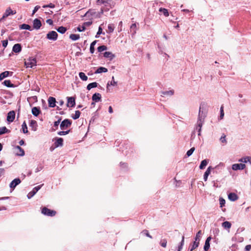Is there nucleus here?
Returning <instances> with one entry per match:
<instances>
[{
	"instance_id": "obj_52",
	"label": "nucleus",
	"mask_w": 251,
	"mask_h": 251,
	"mask_svg": "<svg viewBox=\"0 0 251 251\" xmlns=\"http://www.w3.org/2000/svg\"><path fill=\"white\" fill-rule=\"evenodd\" d=\"M160 245L162 247L165 248L167 246V241L165 239L163 240L161 243Z\"/></svg>"
},
{
	"instance_id": "obj_64",
	"label": "nucleus",
	"mask_w": 251,
	"mask_h": 251,
	"mask_svg": "<svg viewBox=\"0 0 251 251\" xmlns=\"http://www.w3.org/2000/svg\"><path fill=\"white\" fill-rule=\"evenodd\" d=\"M108 111L110 113H112L113 112V109L112 106H110L108 108Z\"/></svg>"
},
{
	"instance_id": "obj_30",
	"label": "nucleus",
	"mask_w": 251,
	"mask_h": 251,
	"mask_svg": "<svg viewBox=\"0 0 251 251\" xmlns=\"http://www.w3.org/2000/svg\"><path fill=\"white\" fill-rule=\"evenodd\" d=\"M208 162V160H207L206 159L202 160L201 162V163L200 165V169H203L205 167V166L207 165Z\"/></svg>"
},
{
	"instance_id": "obj_63",
	"label": "nucleus",
	"mask_w": 251,
	"mask_h": 251,
	"mask_svg": "<svg viewBox=\"0 0 251 251\" xmlns=\"http://www.w3.org/2000/svg\"><path fill=\"white\" fill-rule=\"evenodd\" d=\"M95 51V48L94 47H90V51L91 53H93Z\"/></svg>"
},
{
	"instance_id": "obj_28",
	"label": "nucleus",
	"mask_w": 251,
	"mask_h": 251,
	"mask_svg": "<svg viewBox=\"0 0 251 251\" xmlns=\"http://www.w3.org/2000/svg\"><path fill=\"white\" fill-rule=\"evenodd\" d=\"M97 86H98V83H97L96 82H94L89 83L87 86V90H90L91 89H92L93 88H96Z\"/></svg>"
},
{
	"instance_id": "obj_54",
	"label": "nucleus",
	"mask_w": 251,
	"mask_h": 251,
	"mask_svg": "<svg viewBox=\"0 0 251 251\" xmlns=\"http://www.w3.org/2000/svg\"><path fill=\"white\" fill-rule=\"evenodd\" d=\"M77 29L78 31L81 32V31H84L86 29V27H85V26H83V25L81 26H79L77 27Z\"/></svg>"
},
{
	"instance_id": "obj_56",
	"label": "nucleus",
	"mask_w": 251,
	"mask_h": 251,
	"mask_svg": "<svg viewBox=\"0 0 251 251\" xmlns=\"http://www.w3.org/2000/svg\"><path fill=\"white\" fill-rule=\"evenodd\" d=\"M40 8V6H39V5H37V6H36L34 7V9H33V12H32V15H34V14H35V13L37 11V10H38Z\"/></svg>"
},
{
	"instance_id": "obj_34",
	"label": "nucleus",
	"mask_w": 251,
	"mask_h": 251,
	"mask_svg": "<svg viewBox=\"0 0 251 251\" xmlns=\"http://www.w3.org/2000/svg\"><path fill=\"white\" fill-rule=\"evenodd\" d=\"M79 76L80 78L83 81H86L88 79V77L83 72H80L79 73Z\"/></svg>"
},
{
	"instance_id": "obj_12",
	"label": "nucleus",
	"mask_w": 251,
	"mask_h": 251,
	"mask_svg": "<svg viewBox=\"0 0 251 251\" xmlns=\"http://www.w3.org/2000/svg\"><path fill=\"white\" fill-rule=\"evenodd\" d=\"M16 13V12L12 11L10 8H7L4 14L2 16V18H5L10 15H14Z\"/></svg>"
},
{
	"instance_id": "obj_17",
	"label": "nucleus",
	"mask_w": 251,
	"mask_h": 251,
	"mask_svg": "<svg viewBox=\"0 0 251 251\" xmlns=\"http://www.w3.org/2000/svg\"><path fill=\"white\" fill-rule=\"evenodd\" d=\"M211 239V237L210 236L207 237V239H206L205 244L204 246V248H203L204 251H207L209 250V249L210 248V241Z\"/></svg>"
},
{
	"instance_id": "obj_44",
	"label": "nucleus",
	"mask_w": 251,
	"mask_h": 251,
	"mask_svg": "<svg viewBox=\"0 0 251 251\" xmlns=\"http://www.w3.org/2000/svg\"><path fill=\"white\" fill-rule=\"evenodd\" d=\"M195 150V148L194 147H193L191 148L189 151H188L186 153V155H187V156H190V155H191V154L193 153Z\"/></svg>"
},
{
	"instance_id": "obj_19",
	"label": "nucleus",
	"mask_w": 251,
	"mask_h": 251,
	"mask_svg": "<svg viewBox=\"0 0 251 251\" xmlns=\"http://www.w3.org/2000/svg\"><path fill=\"white\" fill-rule=\"evenodd\" d=\"M32 113L35 116H37L40 113L41 111L39 107H34L32 108Z\"/></svg>"
},
{
	"instance_id": "obj_7",
	"label": "nucleus",
	"mask_w": 251,
	"mask_h": 251,
	"mask_svg": "<svg viewBox=\"0 0 251 251\" xmlns=\"http://www.w3.org/2000/svg\"><path fill=\"white\" fill-rule=\"evenodd\" d=\"M42 26V23L40 20L35 19L33 22V27L35 29H39Z\"/></svg>"
},
{
	"instance_id": "obj_55",
	"label": "nucleus",
	"mask_w": 251,
	"mask_h": 251,
	"mask_svg": "<svg viewBox=\"0 0 251 251\" xmlns=\"http://www.w3.org/2000/svg\"><path fill=\"white\" fill-rule=\"evenodd\" d=\"M92 24V21H88V22L84 23L83 26H84L85 27H86V26H89L91 25Z\"/></svg>"
},
{
	"instance_id": "obj_38",
	"label": "nucleus",
	"mask_w": 251,
	"mask_h": 251,
	"mask_svg": "<svg viewBox=\"0 0 251 251\" xmlns=\"http://www.w3.org/2000/svg\"><path fill=\"white\" fill-rule=\"evenodd\" d=\"M22 129L24 133H27L28 132L27 127L25 122H24L22 125Z\"/></svg>"
},
{
	"instance_id": "obj_31",
	"label": "nucleus",
	"mask_w": 251,
	"mask_h": 251,
	"mask_svg": "<svg viewBox=\"0 0 251 251\" xmlns=\"http://www.w3.org/2000/svg\"><path fill=\"white\" fill-rule=\"evenodd\" d=\"M9 74V72L5 71L0 74V80H2L3 78L8 76Z\"/></svg>"
},
{
	"instance_id": "obj_29",
	"label": "nucleus",
	"mask_w": 251,
	"mask_h": 251,
	"mask_svg": "<svg viewBox=\"0 0 251 251\" xmlns=\"http://www.w3.org/2000/svg\"><path fill=\"white\" fill-rule=\"evenodd\" d=\"M9 132H10V130H8L5 126L0 127V135Z\"/></svg>"
},
{
	"instance_id": "obj_35",
	"label": "nucleus",
	"mask_w": 251,
	"mask_h": 251,
	"mask_svg": "<svg viewBox=\"0 0 251 251\" xmlns=\"http://www.w3.org/2000/svg\"><path fill=\"white\" fill-rule=\"evenodd\" d=\"M199 245V240L197 241V240H196L194 241L193 245H192L191 249L190 250L191 251H192L193 250L196 249Z\"/></svg>"
},
{
	"instance_id": "obj_25",
	"label": "nucleus",
	"mask_w": 251,
	"mask_h": 251,
	"mask_svg": "<svg viewBox=\"0 0 251 251\" xmlns=\"http://www.w3.org/2000/svg\"><path fill=\"white\" fill-rule=\"evenodd\" d=\"M211 169V167H209L207 168V170L204 173V176H203V179H204L205 181H206L207 180V177H208V176H209V175L210 173Z\"/></svg>"
},
{
	"instance_id": "obj_37",
	"label": "nucleus",
	"mask_w": 251,
	"mask_h": 251,
	"mask_svg": "<svg viewBox=\"0 0 251 251\" xmlns=\"http://www.w3.org/2000/svg\"><path fill=\"white\" fill-rule=\"evenodd\" d=\"M57 30L59 33L63 34V33H64L66 31L67 28L66 27H64V26H61L59 27L57 29Z\"/></svg>"
},
{
	"instance_id": "obj_62",
	"label": "nucleus",
	"mask_w": 251,
	"mask_h": 251,
	"mask_svg": "<svg viewBox=\"0 0 251 251\" xmlns=\"http://www.w3.org/2000/svg\"><path fill=\"white\" fill-rule=\"evenodd\" d=\"M46 22L47 23H48V24L50 25H53V21L51 19H48L47 21H46Z\"/></svg>"
},
{
	"instance_id": "obj_57",
	"label": "nucleus",
	"mask_w": 251,
	"mask_h": 251,
	"mask_svg": "<svg viewBox=\"0 0 251 251\" xmlns=\"http://www.w3.org/2000/svg\"><path fill=\"white\" fill-rule=\"evenodd\" d=\"M143 232L148 237L151 238H152V237L150 235V234H149V231L148 230H144L143 231Z\"/></svg>"
},
{
	"instance_id": "obj_6",
	"label": "nucleus",
	"mask_w": 251,
	"mask_h": 251,
	"mask_svg": "<svg viewBox=\"0 0 251 251\" xmlns=\"http://www.w3.org/2000/svg\"><path fill=\"white\" fill-rule=\"evenodd\" d=\"M75 105V98L74 97H67V106L68 107H73Z\"/></svg>"
},
{
	"instance_id": "obj_36",
	"label": "nucleus",
	"mask_w": 251,
	"mask_h": 251,
	"mask_svg": "<svg viewBox=\"0 0 251 251\" xmlns=\"http://www.w3.org/2000/svg\"><path fill=\"white\" fill-rule=\"evenodd\" d=\"M80 115V112L78 110H76L75 111V114L74 115H72V117L73 119L76 120L79 118Z\"/></svg>"
},
{
	"instance_id": "obj_20",
	"label": "nucleus",
	"mask_w": 251,
	"mask_h": 251,
	"mask_svg": "<svg viewBox=\"0 0 251 251\" xmlns=\"http://www.w3.org/2000/svg\"><path fill=\"white\" fill-rule=\"evenodd\" d=\"M103 56L105 58H109L110 60H111L115 57V55L110 51L105 52L104 53Z\"/></svg>"
},
{
	"instance_id": "obj_27",
	"label": "nucleus",
	"mask_w": 251,
	"mask_h": 251,
	"mask_svg": "<svg viewBox=\"0 0 251 251\" xmlns=\"http://www.w3.org/2000/svg\"><path fill=\"white\" fill-rule=\"evenodd\" d=\"M159 11L160 12H162L164 15L166 17L169 16V13L168 12V10L166 8H160L159 9Z\"/></svg>"
},
{
	"instance_id": "obj_46",
	"label": "nucleus",
	"mask_w": 251,
	"mask_h": 251,
	"mask_svg": "<svg viewBox=\"0 0 251 251\" xmlns=\"http://www.w3.org/2000/svg\"><path fill=\"white\" fill-rule=\"evenodd\" d=\"M219 201H220V207H222L224 206L225 205V203H226L225 200L223 198H220L219 199Z\"/></svg>"
},
{
	"instance_id": "obj_53",
	"label": "nucleus",
	"mask_w": 251,
	"mask_h": 251,
	"mask_svg": "<svg viewBox=\"0 0 251 251\" xmlns=\"http://www.w3.org/2000/svg\"><path fill=\"white\" fill-rule=\"evenodd\" d=\"M117 84V82L115 81L114 80V77L113 76L112 77V81L110 82V85L113 86H116Z\"/></svg>"
},
{
	"instance_id": "obj_11",
	"label": "nucleus",
	"mask_w": 251,
	"mask_h": 251,
	"mask_svg": "<svg viewBox=\"0 0 251 251\" xmlns=\"http://www.w3.org/2000/svg\"><path fill=\"white\" fill-rule=\"evenodd\" d=\"M49 106L50 107H54L56 105V100L52 97H50L48 99Z\"/></svg>"
},
{
	"instance_id": "obj_33",
	"label": "nucleus",
	"mask_w": 251,
	"mask_h": 251,
	"mask_svg": "<svg viewBox=\"0 0 251 251\" xmlns=\"http://www.w3.org/2000/svg\"><path fill=\"white\" fill-rule=\"evenodd\" d=\"M20 29H27L29 30H31V26L29 25L25 24L20 25Z\"/></svg>"
},
{
	"instance_id": "obj_49",
	"label": "nucleus",
	"mask_w": 251,
	"mask_h": 251,
	"mask_svg": "<svg viewBox=\"0 0 251 251\" xmlns=\"http://www.w3.org/2000/svg\"><path fill=\"white\" fill-rule=\"evenodd\" d=\"M184 237L183 236L182 238V240L180 243V245L178 246V251H180V250H181L182 246L184 244Z\"/></svg>"
},
{
	"instance_id": "obj_43",
	"label": "nucleus",
	"mask_w": 251,
	"mask_h": 251,
	"mask_svg": "<svg viewBox=\"0 0 251 251\" xmlns=\"http://www.w3.org/2000/svg\"><path fill=\"white\" fill-rule=\"evenodd\" d=\"M96 14V12L94 11V10H89L85 14V16H89V15L93 16Z\"/></svg>"
},
{
	"instance_id": "obj_14",
	"label": "nucleus",
	"mask_w": 251,
	"mask_h": 251,
	"mask_svg": "<svg viewBox=\"0 0 251 251\" xmlns=\"http://www.w3.org/2000/svg\"><path fill=\"white\" fill-rule=\"evenodd\" d=\"M15 149L17 150V151L16 152L17 155L24 156L25 155L24 150L21 147L17 146L16 147Z\"/></svg>"
},
{
	"instance_id": "obj_40",
	"label": "nucleus",
	"mask_w": 251,
	"mask_h": 251,
	"mask_svg": "<svg viewBox=\"0 0 251 251\" xmlns=\"http://www.w3.org/2000/svg\"><path fill=\"white\" fill-rule=\"evenodd\" d=\"M114 26L112 24H109L108 25V33H111L114 31Z\"/></svg>"
},
{
	"instance_id": "obj_8",
	"label": "nucleus",
	"mask_w": 251,
	"mask_h": 251,
	"mask_svg": "<svg viewBox=\"0 0 251 251\" xmlns=\"http://www.w3.org/2000/svg\"><path fill=\"white\" fill-rule=\"evenodd\" d=\"M15 118V112L14 111H11L8 113L7 120L9 122H12Z\"/></svg>"
},
{
	"instance_id": "obj_4",
	"label": "nucleus",
	"mask_w": 251,
	"mask_h": 251,
	"mask_svg": "<svg viewBox=\"0 0 251 251\" xmlns=\"http://www.w3.org/2000/svg\"><path fill=\"white\" fill-rule=\"evenodd\" d=\"M72 124V121L69 119H65L63 120L60 124V128L62 130H64L71 126Z\"/></svg>"
},
{
	"instance_id": "obj_21",
	"label": "nucleus",
	"mask_w": 251,
	"mask_h": 251,
	"mask_svg": "<svg viewBox=\"0 0 251 251\" xmlns=\"http://www.w3.org/2000/svg\"><path fill=\"white\" fill-rule=\"evenodd\" d=\"M30 126L31 127L32 130L36 131L37 127V122L35 120H31L29 124Z\"/></svg>"
},
{
	"instance_id": "obj_50",
	"label": "nucleus",
	"mask_w": 251,
	"mask_h": 251,
	"mask_svg": "<svg viewBox=\"0 0 251 251\" xmlns=\"http://www.w3.org/2000/svg\"><path fill=\"white\" fill-rule=\"evenodd\" d=\"M97 3L98 5H100L101 4H105L106 3H108V0H97Z\"/></svg>"
},
{
	"instance_id": "obj_51",
	"label": "nucleus",
	"mask_w": 251,
	"mask_h": 251,
	"mask_svg": "<svg viewBox=\"0 0 251 251\" xmlns=\"http://www.w3.org/2000/svg\"><path fill=\"white\" fill-rule=\"evenodd\" d=\"M224 116V107L223 106H222L220 108V118H221V119H223Z\"/></svg>"
},
{
	"instance_id": "obj_58",
	"label": "nucleus",
	"mask_w": 251,
	"mask_h": 251,
	"mask_svg": "<svg viewBox=\"0 0 251 251\" xmlns=\"http://www.w3.org/2000/svg\"><path fill=\"white\" fill-rule=\"evenodd\" d=\"M201 234V230H200L197 232V233L196 234V238H195L196 240H199V238L200 237Z\"/></svg>"
},
{
	"instance_id": "obj_48",
	"label": "nucleus",
	"mask_w": 251,
	"mask_h": 251,
	"mask_svg": "<svg viewBox=\"0 0 251 251\" xmlns=\"http://www.w3.org/2000/svg\"><path fill=\"white\" fill-rule=\"evenodd\" d=\"M70 131V130H68L67 131H59L57 133V134L59 135H65L68 134Z\"/></svg>"
},
{
	"instance_id": "obj_61",
	"label": "nucleus",
	"mask_w": 251,
	"mask_h": 251,
	"mask_svg": "<svg viewBox=\"0 0 251 251\" xmlns=\"http://www.w3.org/2000/svg\"><path fill=\"white\" fill-rule=\"evenodd\" d=\"M245 251H250L251 249V245H248L245 247Z\"/></svg>"
},
{
	"instance_id": "obj_22",
	"label": "nucleus",
	"mask_w": 251,
	"mask_h": 251,
	"mask_svg": "<svg viewBox=\"0 0 251 251\" xmlns=\"http://www.w3.org/2000/svg\"><path fill=\"white\" fill-rule=\"evenodd\" d=\"M222 226L225 229L229 230L231 226V224L229 222L226 221L222 223Z\"/></svg>"
},
{
	"instance_id": "obj_60",
	"label": "nucleus",
	"mask_w": 251,
	"mask_h": 251,
	"mask_svg": "<svg viewBox=\"0 0 251 251\" xmlns=\"http://www.w3.org/2000/svg\"><path fill=\"white\" fill-rule=\"evenodd\" d=\"M102 33V29L101 26H99L98 31L97 33V35H100Z\"/></svg>"
},
{
	"instance_id": "obj_23",
	"label": "nucleus",
	"mask_w": 251,
	"mask_h": 251,
	"mask_svg": "<svg viewBox=\"0 0 251 251\" xmlns=\"http://www.w3.org/2000/svg\"><path fill=\"white\" fill-rule=\"evenodd\" d=\"M107 71H108V70L107 68L102 67H100L96 71L95 73V74H99V73H101L102 72L106 73Z\"/></svg>"
},
{
	"instance_id": "obj_13",
	"label": "nucleus",
	"mask_w": 251,
	"mask_h": 251,
	"mask_svg": "<svg viewBox=\"0 0 251 251\" xmlns=\"http://www.w3.org/2000/svg\"><path fill=\"white\" fill-rule=\"evenodd\" d=\"M101 96L100 93H95L93 96L92 99L94 102H99L101 100Z\"/></svg>"
},
{
	"instance_id": "obj_15",
	"label": "nucleus",
	"mask_w": 251,
	"mask_h": 251,
	"mask_svg": "<svg viewBox=\"0 0 251 251\" xmlns=\"http://www.w3.org/2000/svg\"><path fill=\"white\" fill-rule=\"evenodd\" d=\"M20 182L21 180L19 178H15L10 183V187L11 188H14Z\"/></svg>"
},
{
	"instance_id": "obj_41",
	"label": "nucleus",
	"mask_w": 251,
	"mask_h": 251,
	"mask_svg": "<svg viewBox=\"0 0 251 251\" xmlns=\"http://www.w3.org/2000/svg\"><path fill=\"white\" fill-rule=\"evenodd\" d=\"M107 50V47L104 45L100 46L98 47V50L99 52H102Z\"/></svg>"
},
{
	"instance_id": "obj_3",
	"label": "nucleus",
	"mask_w": 251,
	"mask_h": 251,
	"mask_svg": "<svg viewBox=\"0 0 251 251\" xmlns=\"http://www.w3.org/2000/svg\"><path fill=\"white\" fill-rule=\"evenodd\" d=\"M36 59L34 57H29L25 62V65L26 68H32L36 65Z\"/></svg>"
},
{
	"instance_id": "obj_9",
	"label": "nucleus",
	"mask_w": 251,
	"mask_h": 251,
	"mask_svg": "<svg viewBox=\"0 0 251 251\" xmlns=\"http://www.w3.org/2000/svg\"><path fill=\"white\" fill-rule=\"evenodd\" d=\"M246 167L245 164L240 163V164H234L232 165V169L233 170H243Z\"/></svg>"
},
{
	"instance_id": "obj_18",
	"label": "nucleus",
	"mask_w": 251,
	"mask_h": 251,
	"mask_svg": "<svg viewBox=\"0 0 251 251\" xmlns=\"http://www.w3.org/2000/svg\"><path fill=\"white\" fill-rule=\"evenodd\" d=\"M228 198L231 201H235L238 200V196L234 193H230L228 195Z\"/></svg>"
},
{
	"instance_id": "obj_32",
	"label": "nucleus",
	"mask_w": 251,
	"mask_h": 251,
	"mask_svg": "<svg viewBox=\"0 0 251 251\" xmlns=\"http://www.w3.org/2000/svg\"><path fill=\"white\" fill-rule=\"evenodd\" d=\"M69 37L72 40L75 41L79 39L80 36L78 34H70Z\"/></svg>"
},
{
	"instance_id": "obj_47",
	"label": "nucleus",
	"mask_w": 251,
	"mask_h": 251,
	"mask_svg": "<svg viewBox=\"0 0 251 251\" xmlns=\"http://www.w3.org/2000/svg\"><path fill=\"white\" fill-rule=\"evenodd\" d=\"M220 141L222 143L226 144L227 143V141L226 140V135L224 134H223L222 137L220 138Z\"/></svg>"
},
{
	"instance_id": "obj_45",
	"label": "nucleus",
	"mask_w": 251,
	"mask_h": 251,
	"mask_svg": "<svg viewBox=\"0 0 251 251\" xmlns=\"http://www.w3.org/2000/svg\"><path fill=\"white\" fill-rule=\"evenodd\" d=\"M136 28H137V25H136V24H133L130 26V30H131V31H133V33H136Z\"/></svg>"
},
{
	"instance_id": "obj_26",
	"label": "nucleus",
	"mask_w": 251,
	"mask_h": 251,
	"mask_svg": "<svg viewBox=\"0 0 251 251\" xmlns=\"http://www.w3.org/2000/svg\"><path fill=\"white\" fill-rule=\"evenodd\" d=\"M3 84L8 87H13L14 85L12 84L10 80H5L3 82Z\"/></svg>"
},
{
	"instance_id": "obj_1",
	"label": "nucleus",
	"mask_w": 251,
	"mask_h": 251,
	"mask_svg": "<svg viewBox=\"0 0 251 251\" xmlns=\"http://www.w3.org/2000/svg\"><path fill=\"white\" fill-rule=\"evenodd\" d=\"M202 104L200 105L199 112L198 115V119L197 121V125L196 129L198 130V135H201V127L204 121V119L206 116V113L203 111L201 107Z\"/></svg>"
},
{
	"instance_id": "obj_2",
	"label": "nucleus",
	"mask_w": 251,
	"mask_h": 251,
	"mask_svg": "<svg viewBox=\"0 0 251 251\" xmlns=\"http://www.w3.org/2000/svg\"><path fill=\"white\" fill-rule=\"evenodd\" d=\"M41 213L47 216L53 217L56 215V211L49 209L46 207H43L41 208Z\"/></svg>"
},
{
	"instance_id": "obj_42",
	"label": "nucleus",
	"mask_w": 251,
	"mask_h": 251,
	"mask_svg": "<svg viewBox=\"0 0 251 251\" xmlns=\"http://www.w3.org/2000/svg\"><path fill=\"white\" fill-rule=\"evenodd\" d=\"M174 94V91L172 90L170 91H165L162 92V94L164 95H170L172 96Z\"/></svg>"
},
{
	"instance_id": "obj_39",
	"label": "nucleus",
	"mask_w": 251,
	"mask_h": 251,
	"mask_svg": "<svg viewBox=\"0 0 251 251\" xmlns=\"http://www.w3.org/2000/svg\"><path fill=\"white\" fill-rule=\"evenodd\" d=\"M61 120V118H59L57 121L54 122L53 126L55 127V129H54L53 130H55L58 128V125L60 124Z\"/></svg>"
},
{
	"instance_id": "obj_5",
	"label": "nucleus",
	"mask_w": 251,
	"mask_h": 251,
	"mask_svg": "<svg viewBox=\"0 0 251 251\" xmlns=\"http://www.w3.org/2000/svg\"><path fill=\"white\" fill-rule=\"evenodd\" d=\"M57 37H58V34L55 31H50L47 34V39L50 40L55 41L57 40Z\"/></svg>"
},
{
	"instance_id": "obj_10",
	"label": "nucleus",
	"mask_w": 251,
	"mask_h": 251,
	"mask_svg": "<svg viewBox=\"0 0 251 251\" xmlns=\"http://www.w3.org/2000/svg\"><path fill=\"white\" fill-rule=\"evenodd\" d=\"M41 186L39 185L35 187H34L32 191L30 192L28 195L27 197L28 199H30L31 197H32L41 188Z\"/></svg>"
},
{
	"instance_id": "obj_24",
	"label": "nucleus",
	"mask_w": 251,
	"mask_h": 251,
	"mask_svg": "<svg viewBox=\"0 0 251 251\" xmlns=\"http://www.w3.org/2000/svg\"><path fill=\"white\" fill-rule=\"evenodd\" d=\"M63 139L62 138H58L57 139L55 143V145L56 147H58L59 146H62L63 144Z\"/></svg>"
},
{
	"instance_id": "obj_59",
	"label": "nucleus",
	"mask_w": 251,
	"mask_h": 251,
	"mask_svg": "<svg viewBox=\"0 0 251 251\" xmlns=\"http://www.w3.org/2000/svg\"><path fill=\"white\" fill-rule=\"evenodd\" d=\"M2 43L3 47L4 48L6 47L8 44V41L7 40H3L2 41Z\"/></svg>"
},
{
	"instance_id": "obj_16",
	"label": "nucleus",
	"mask_w": 251,
	"mask_h": 251,
	"mask_svg": "<svg viewBox=\"0 0 251 251\" xmlns=\"http://www.w3.org/2000/svg\"><path fill=\"white\" fill-rule=\"evenodd\" d=\"M13 51L15 53H19L22 50V47L20 44H15L13 47Z\"/></svg>"
}]
</instances>
